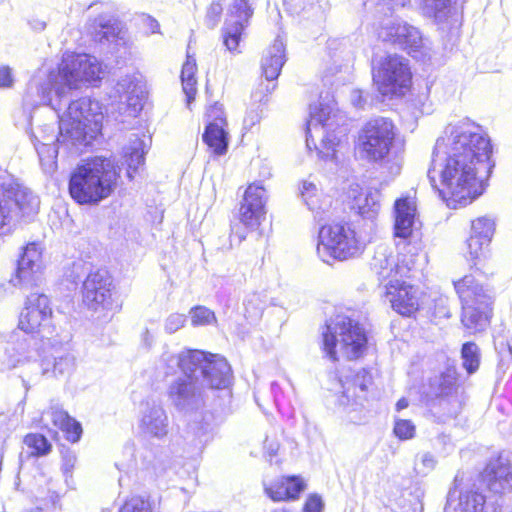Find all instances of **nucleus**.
Returning a JSON list of instances; mask_svg holds the SVG:
<instances>
[{
  "instance_id": "f257e3e1",
  "label": "nucleus",
  "mask_w": 512,
  "mask_h": 512,
  "mask_svg": "<svg viewBox=\"0 0 512 512\" xmlns=\"http://www.w3.org/2000/svg\"><path fill=\"white\" fill-rule=\"evenodd\" d=\"M106 67L89 54H65L58 70H39L28 84L24 101L36 107L49 105L59 118L58 132L54 123L45 124L33 134V143L76 145L95 139L102 130L103 112L98 101L89 97L73 99L82 84L98 86Z\"/></svg>"
},
{
  "instance_id": "f03ea898",
  "label": "nucleus",
  "mask_w": 512,
  "mask_h": 512,
  "mask_svg": "<svg viewBox=\"0 0 512 512\" xmlns=\"http://www.w3.org/2000/svg\"><path fill=\"white\" fill-rule=\"evenodd\" d=\"M492 145L478 124L463 120L450 131V209L464 208L485 191L492 173Z\"/></svg>"
},
{
  "instance_id": "7ed1b4c3",
  "label": "nucleus",
  "mask_w": 512,
  "mask_h": 512,
  "mask_svg": "<svg viewBox=\"0 0 512 512\" xmlns=\"http://www.w3.org/2000/svg\"><path fill=\"white\" fill-rule=\"evenodd\" d=\"M181 373L168 384V400L174 409L186 418L188 431L200 443H207L212 438L214 417L211 412L205 410L208 397L206 387L193 372Z\"/></svg>"
},
{
  "instance_id": "20e7f679",
  "label": "nucleus",
  "mask_w": 512,
  "mask_h": 512,
  "mask_svg": "<svg viewBox=\"0 0 512 512\" xmlns=\"http://www.w3.org/2000/svg\"><path fill=\"white\" fill-rule=\"evenodd\" d=\"M161 362L166 368V374L177 370L193 372L199 377L206 392L226 389L232 379V370L227 360L219 355L198 349H184L177 354L164 352Z\"/></svg>"
},
{
  "instance_id": "39448f33",
  "label": "nucleus",
  "mask_w": 512,
  "mask_h": 512,
  "mask_svg": "<svg viewBox=\"0 0 512 512\" xmlns=\"http://www.w3.org/2000/svg\"><path fill=\"white\" fill-rule=\"evenodd\" d=\"M117 176L114 162L110 158L93 157L83 161L71 172L69 193L79 204H98L114 191Z\"/></svg>"
},
{
  "instance_id": "423d86ee",
  "label": "nucleus",
  "mask_w": 512,
  "mask_h": 512,
  "mask_svg": "<svg viewBox=\"0 0 512 512\" xmlns=\"http://www.w3.org/2000/svg\"><path fill=\"white\" fill-rule=\"evenodd\" d=\"M9 344L6 349V367H24L21 378L28 391L30 382L37 381L50 371L51 363L46 355L49 347L47 338L17 329L12 332Z\"/></svg>"
},
{
  "instance_id": "0eeeda50",
  "label": "nucleus",
  "mask_w": 512,
  "mask_h": 512,
  "mask_svg": "<svg viewBox=\"0 0 512 512\" xmlns=\"http://www.w3.org/2000/svg\"><path fill=\"white\" fill-rule=\"evenodd\" d=\"M367 238L353 223L335 222L319 228L316 252L326 264L358 257L365 249Z\"/></svg>"
},
{
  "instance_id": "6e6552de",
  "label": "nucleus",
  "mask_w": 512,
  "mask_h": 512,
  "mask_svg": "<svg viewBox=\"0 0 512 512\" xmlns=\"http://www.w3.org/2000/svg\"><path fill=\"white\" fill-rule=\"evenodd\" d=\"M322 345L326 356L336 361L339 345L349 359L359 358L367 347V335L358 321L344 313L334 315L322 331Z\"/></svg>"
},
{
  "instance_id": "1a4fd4ad",
  "label": "nucleus",
  "mask_w": 512,
  "mask_h": 512,
  "mask_svg": "<svg viewBox=\"0 0 512 512\" xmlns=\"http://www.w3.org/2000/svg\"><path fill=\"white\" fill-rule=\"evenodd\" d=\"M336 102L328 93L319 97L317 103L310 105V119L306 128V146L315 149L325 160L332 159L335 147L340 142L333 130L332 117H335Z\"/></svg>"
},
{
  "instance_id": "9d476101",
  "label": "nucleus",
  "mask_w": 512,
  "mask_h": 512,
  "mask_svg": "<svg viewBox=\"0 0 512 512\" xmlns=\"http://www.w3.org/2000/svg\"><path fill=\"white\" fill-rule=\"evenodd\" d=\"M40 200L6 170L0 169V228L15 224L19 218L31 220Z\"/></svg>"
},
{
  "instance_id": "9b49d317",
  "label": "nucleus",
  "mask_w": 512,
  "mask_h": 512,
  "mask_svg": "<svg viewBox=\"0 0 512 512\" xmlns=\"http://www.w3.org/2000/svg\"><path fill=\"white\" fill-rule=\"evenodd\" d=\"M454 288L462 304L461 323L469 334L487 329L491 318V298L471 275L454 282Z\"/></svg>"
},
{
  "instance_id": "f8f14e48",
  "label": "nucleus",
  "mask_w": 512,
  "mask_h": 512,
  "mask_svg": "<svg viewBox=\"0 0 512 512\" xmlns=\"http://www.w3.org/2000/svg\"><path fill=\"white\" fill-rule=\"evenodd\" d=\"M396 128L386 117H376L363 125L355 142V154L363 161L378 164L385 161L393 147Z\"/></svg>"
},
{
  "instance_id": "ddd939ff",
  "label": "nucleus",
  "mask_w": 512,
  "mask_h": 512,
  "mask_svg": "<svg viewBox=\"0 0 512 512\" xmlns=\"http://www.w3.org/2000/svg\"><path fill=\"white\" fill-rule=\"evenodd\" d=\"M373 81L382 96H400L411 82L408 60L397 54H389L373 61Z\"/></svg>"
},
{
  "instance_id": "4468645a",
  "label": "nucleus",
  "mask_w": 512,
  "mask_h": 512,
  "mask_svg": "<svg viewBox=\"0 0 512 512\" xmlns=\"http://www.w3.org/2000/svg\"><path fill=\"white\" fill-rule=\"evenodd\" d=\"M18 329L47 338V343L55 347L57 340L55 326L52 325V309L49 298L43 293H31L27 296L25 307L20 313Z\"/></svg>"
},
{
  "instance_id": "2eb2a0df",
  "label": "nucleus",
  "mask_w": 512,
  "mask_h": 512,
  "mask_svg": "<svg viewBox=\"0 0 512 512\" xmlns=\"http://www.w3.org/2000/svg\"><path fill=\"white\" fill-rule=\"evenodd\" d=\"M372 382L371 372L366 368L351 371L342 381L344 390L338 403L347 413L350 422L355 424L365 422L366 417L362 415V409L367 401L368 387L372 385Z\"/></svg>"
},
{
  "instance_id": "dca6fc26",
  "label": "nucleus",
  "mask_w": 512,
  "mask_h": 512,
  "mask_svg": "<svg viewBox=\"0 0 512 512\" xmlns=\"http://www.w3.org/2000/svg\"><path fill=\"white\" fill-rule=\"evenodd\" d=\"M112 278L106 269L90 271L83 280V303L91 310L110 309L112 306Z\"/></svg>"
},
{
  "instance_id": "f3484780",
  "label": "nucleus",
  "mask_w": 512,
  "mask_h": 512,
  "mask_svg": "<svg viewBox=\"0 0 512 512\" xmlns=\"http://www.w3.org/2000/svg\"><path fill=\"white\" fill-rule=\"evenodd\" d=\"M42 252L36 243H29L20 255L14 274L9 282L14 287L28 289L41 279Z\"/></svg>"
},
{
  "instance_id": "a211bd4d",
  "label": "nucleus",
  "mask_w": 512,
  "mask_h": 512,
  "mask_svg": "<svg viewBox=\"0 0 512 512\" xmlns=\"http://www.w3.org/2000/svg\"><path fill=\"white\" fill-rule=\"evenodd\" d=\"M254 9L249 0H233L223 27L224 45L230 52L237 51L241 35L252 18Z\"/></svg>"
},
{
  "instance_id": "6ab92c4d",
  "label": "nucleus",
  "mask_w": 512,
  "mask_h": 512,
  "mask_svg": "<svg viewBox=\"0 0 512 512\" xmlns=\"http://www.w3.org/2000/svg\"><path fill=\"white\" fill-rule=\"evenodd\" d=\"M379 38L406 50L413 57H415L414 53H417L423 44L422 35L418 28L400 21L391 20L384 24L379 31Z\"/></svg>"
},
{
  "instance_id": "aec40b11",
  "label": "nucleus",
  "mask_w": 512,
  "mask_h": 512,
  "mask_svg": "<svg viewBox=\"0 0 512 512\" xmlns=\"http://www.w3.org/2000/svg\"><path fill=\"white\" fill-rule=\"evenodd\" d=\"M266 201V189L260 183L254 182L247 187L239 208V220L247 229L258 228L266 213Z\"/></svg>"
},
{
  "instance_id": "412c9836",
  "label": "nucleus",
  "mask_w": 512,
  "mask_h": 512,
  "mask_svg": "<svg viewBox=\"0 0 512 512\" xmlns=\"http://www.w3.org/2000/svg\"><path fill=\"white\" fill-rule=\"evenodd\" d=\"M427 176L432 189L448 205V198L445 192L446 188H448V146L443 137L438 138L436 141Z\"/></svg>"
},
{
  "instance_id": "4be33fe9",
  "label": "nucleus",
  "mask_w": 512,
  "mask_h": 512,
  "mask_svg": "<svg viewBox=\"0 0 512 512\" xmlns=\"http://www.w3.org/2000/svg\"><path fill=\"white\" fill-rule=\"evenodd\" d=\"M385 297L391 303V307L403 316H411L419 308V297L417 289L405 282L395 283L390 280L385 283Z\"/></svg>"
},
{
  "instance_id": "5701e85b",
  "label": "nucleus",
  "mask_w": 512,
  "mask_h": 512,
  "mask_svg": "<svg viewBox=\"0 0 512 512\" xmlns=\"http://www.w3.org/2000/svg\"><path fill=\"white\" fill-rule=\"evenodd\" d=\"M139 427L148 437L163 439L167 436L169 419L161 403L148 400L143 404Z\"/></svg>"
},
{
  "instance_id": "b1692460",
  "label": "nucleus",
  "mask_w": 512,
  "mask_h": 512,
  "mask_svg": "<svg viewBox=\"0 0 512 512\" xmlns=\"http://www.w3.org/2000/svg\"><path fill=\"white\" fill-rule=\"evenodd\" d=\"M416 206L409 198H400L394 204V237L399 241L396 242L400 249L401 242L406 250V246L410 244V238L413 237V229L415 225Z\"/></svg>"
},
{
  "instance_id": "393cba45",
  "label": "nucleus",
  "mask_w": 512,
  "mask_h": 512,
  "mask_svg": "<svg viewBox=\"0 0 512 512\" xmlns=\"http://www.w3.org/2000/svg\"><path fill=\"white\" fill-rule=\"evenodd\" d=\"M285 62V44L282 38L277 36L273 44L267 48L262 57L261 69L267 83L260 84L261 90L271 93L275 89L276 84L273 83V81L280 75Z\"/></svg>"
},
{
  "instance_id": "a878e982",
  "label": "nucleus",
  "mask_w": 512,
  "mask_h": 512,
  "mask_svg": "<svg viewBox=\"0 0 512 512\" xmlns=\"http://www.w3.org/2000/svg\"><path fill=\"white\" fill-rule=\"evenodd\" d=\"M371 270L377 276L380 284L394 280L398 283L399 275L404 274V268L399 267V263L393 256L389 247L385 244L378 245L370 262Z\"/></svg>"
},
{
  "instance_id": "bb28decb",
  "label": "nucleus",
  "mask_w": 512,
  "mask_h": 512,
  "mask_svg": "<svg viewBox=\"0 0 512 512\" xmlns=\"http://www.w3.org/2000/svg\"><path fill=\"white\" fill-rule=\"evenodd\" d=\"M347 197L350 200V209L364 219L373 221L380 210V193L377 190L363 192L358 184H352Z\"/></svg>"
},
{
  "instance_id": "cd10ccee",
  "label": "nucleus",
  "mask_w": 512,
  "mask_h": 512,
  "mask_svg": "<svg viewBox=\"0 0 512 512\" xmlns=\"http://www.w3.org/2000/svg\"><path fill=\"white\" fill-rule=\"evenodd\" d=\"M480 477L487 489L496 494L512 487V468L500 458L490 461Z\"/></svg>"
},
{
  "instance_id": "c85d7f7f",
  "label": "nucleus",
  "mask_w": 512,
  "mask_h": 512,
  "mask_svg": "<svg viewBox=\"0 0 512 512\" xmlns=\"http://www.w3.org/2000/svg\"><path fill=\"white\" fill-rule=\"evenodd\" d=\"M460 358L462 367L466 371V376L457 373L456 370L452 371L450 369V395L452 394L454 386L457 392L466 382L467 378L478 371L481 363V350L475 342L467 341L462 344Z\"/></svg>"
},
{
  "instance_id": "c756f323",
  "label": "nucleus",
  "mask_w": 512,
  "mask_h": 512,
  "mask_svg": "<svg viewBox=\"0 0 512 512\" xmlns=\"http://www.w3.org/2000/svg\"><path fill=\"white\" fill-rule=\"evenodd\" d=\"M115 92L120 101H124L132 113L136 114L142 110L144 93L138 75L126 74L120 77L115 85Z\"/></svg>"
},
{
  "instance_id": "7c9ffc66",
  "label": "nucleus",
  "mask_w": 512,
  "mask_h": 512,
  "mask_svg": "<svg viewBox=\"0 0 512 512\" xmlns=\"http://www.w3.org/2000/svg\"><path fill=\"white\" fill-rule=\"evenodd\" d=\"M58 341H61L55 347L53 345H49L47 356L50 361V371L46 375L48 376L50 373L57 376H67L72 373L75 367V357L72 353L69 352L66 347L68 344V337H61L58 335Z\"/></svg>"
},
{
  "instance_id": "2f4dec72",
  "label": "nucleus",
  "mask_w": 512,
  "mask_h": 512,
  "mask_svg": "<svg viewBox=\"0 0 512 512\" xmlns=\"http://www.w3.org/2000/svg\"><path fill=\"white\" fill-rule=\"evenodd\" d=\"M304 489V481L297 476L282 477L264 485L266 495L273 501L295 500Z\"/></svg>"
},
{
  "instance_id": "473e14b6",
  "label": "nucleus",
  "mask_w": 512,
  "mask_h": 512,
  "mask_svg": "<svg viewBox=\"0 0 512 512\" xmlns=\"http://www.w3.org/2000/svg\"><path fill=\"white\" fill-rule=\"evenodd\" d=\"M48 418L55 427L61 429L65 434L67 440L75 443L78 442L82 435V426L74 418L58 406H51L43 414V419Z\"/></svg>"
},
{
  "instance_id": "72a5a7b5",
  "label": "nucleus",
  "mask_w": 512,
  "mask_h": 512,
  "mask_svg": "<svg viewBox=\"0 0 512 512\" xmlns=\"http://www.w3.org/2000/svg\"><path fill=\"white\" fill-rule=\"evenodd\" d=\"M93 29L94 41L102 45L122 39L120 23L110 14L104 13L96 17L93 21Z\"/></svg>"
},
{
  "instance_id": "f704fd0d",
  "label": "nucleus",
  "mask_w": 512,
  "mask_h": 512,
  "mask_svg": "<svg viewBox=\"0 0 512 512\" xmlns=\"http://www.w3.org/2000/svg\"><path fill=\"white\" fill-rule=\"evenodd\" d=\"M300 196L307 208L314 214L318 223L329 218L328 204L320 200L316 185L309 181H303L300 187Z\"/></svg>"
},
{
  "instance_id": "c9c22d12",
  "label": "nucleus",
  "mask_w": 512,
  "mask_h": 512,
  "mask_svg": "<svg viewBox=\"0 0 512 512\" xmlns=\"http://www.w3.org/2000/svg\"><path fill=\"white\" fill-rule=\"evenodd\" d=\"M423 395L426 404L431 408L446 403L448 396V375L442 372L440 375L431 377L428 384L424 386Z\"/></svg>"
},
{
  "instance_id": "e433bc0d",
  "label": "nucleus",
  "mask_w": 512,
  "mask_h": 512,
  "mask_svg": "<svg viewBox=\"0 0 512 512\" xmlns=\"http://www.w3.org/2000/svg\"><path fill=\"white\" fill-rule=\"evenodd\" d=\"M219 122H208L202 139L215 155H223L228 149V133Z\"/></svg>"
},
{
  "instance_id": "4c0bfd02",
  "label": "nucleus",
  "mask_w": 512,
  "mask_h": 512,
  "mask_svg": "<svg viewBox=\"0 0 512 512\" xmlns=\"http://www.w3.org/2000/svg\"><path fill=\"white\" fill-rule=\"evenodd\" d=\"M458 506L462 512H498L500 507L496 503H486L485 496L472 490L460 492Z\"/></svg>"
},
{
  "instance_id": "58836bf2",
  "label": "nucleus",
  "mask_w": 512,
  "mask_h": 512,
  "mask_svg": "<svg viewBox=\"0 0 512 512\" xmlns=\"http://www.w3.org/2000/svg\"><path fill=\"white\" fill-rule=\"evenodd\" d=\"M145 154L144 142L140 138L135 137V139L131 141L130 146L125 148L128 177L133 178V173H137L139 168L144 165Z\"/></svg>"
},
{
  "instance_id": "ea45409f",
  "label": "nucleus",
  "mask_w": 512,
  "mask_h": 512,
  "mask_svg": "<svg viewBox=\"0 0 512 512\" xmlns=\"http://www.w3.org/2000/svg\"><path fill=\"white\" fill-rule=\"evenodd\" d=\"M34 146L44 172L49 174L53 173L57 169V144L42 142V144L34 143Z\"/></svg>"
},
{
  "instance_id": "a19ab883",
  "label": "nucleus",
  "mask_w": 512,
  "mask_h": 512,
  "mask_svg": "<svg viewBox=\"0 0 512 512\" xmlns=\"http://www.w3.org/2000/svg\"><path fill=\"white\" fill-rule=\"evenodd\" d=\"M422 12L426 17L432 18L438 24H445L448 20V0H421Z\"/></svg>"
},
{
  "instance_id": "79ce46f5",
  "label": "nucleus",
  "mask_w": 512,
  "mask_h": 512,
  "mask_svg": "<svg viewBox=\"0 0 512 512\" xmlns=\"http://www.w3.org/2000/svg\"><path fill=\"white\" fill-rule=\"evenodd\" d=\"M496 229L495 220L488 216L478 217L471 222L470 235L484 241H492Z\"/></svg>"
},
{
  "instance_id": "37998d69",
  "label": "nucleus",
  "mask_w": 512,
  "mask_h": 512,
  "mask_svg": "<svg viewBox=\"0 0 512 512\" xmlns=\"http://www.w3.org/2000/svg\"><path fill=\"white\" fill-rule=\"evenodd\" d=\"M490 243V241H484L472 235L469 236L467 239L468 255L474 266L488 257Z\"/></svg>"
},
{
  "instance_id": "c03bdc74",
  "label": "nucleus",
  "mask_w": 512,
  "mask_h": 512,
  "mask_svg": "<svg viewBox=\"0 0 512 512\" xmlns=\"http://www.w3.org/2000/svg\"><path fill=\"white\" fill-rule=\"evenodd\" d=\"M24 443L33 449V454L37 456L47 455L51 450V443L42 434H28L24 438Z\"/></svg>"
},
{
  "instance_id": "a18cd8bd",
  "label": "nucleus",
  "mask_w": 512,
  "mask_h": 512,
  "mask_svg": "<svg viewBox=\"0 0 512 512\" xmlns=\"http://www.w3.org/2000/svg\"><path fill=\"white\" fill-rule=\"evenodd\" d=\"M193 326L209 325L216 322V316L212 310L205 306H196L190 310Z\"/></svg>"
},
{
  "instance_id": "49530a36",
  "label": "nucleus",
  "mask_w": 512,
  "mask_h": 512,
  "mask_svg": "<svg viewBox=\"0 0 512 512\" xmlns=\"http://www.w3.org/2000/svg\"><path fill=\"white\" fill-rule=\"evenodd\" d=\"M413 249L415 250V252H413L412 249H409L407 251L409 255L402 254V258L397 261L399 263V267L404 268V274L399 275V278L411 277L410 273L414 270H417L420 266V255L416 252L417 248L415 246L413 247Z\"/></svg>"
},
{
  "instance_id": "de8ad7c7",
  "label": "nucleus",
  "mask_w": 512,
  "mask_h": 512,
  "mask_svg": "<svg viewBox=\"0 0 512 512\" xmlns=\"http://www.w3.org/2000/svg\"><path fill=\"white\" fill-rule=\"evenodd\" d=\"M90 271H93L92 265L90 263L83 261H75L73 262L69 271L66 272V277L72 283L77 284L80 281L83 282V280Z\"/></svg>"
},
{
  "instance_id": "09e8293b",
  "label": "nucleus",
  "mask_w": 512,
  "mask_h": 512,
  "mask_svg": "<svg viewBox=\"0 0 512 512\" xmlns=\"http://www.w3.org/2000/svg\"><path fill=\"white\" fill-rule=\"evenodd\" d=\"M119 512H152V507L143 497L133 496L125 501Z\"/></svg>"
},
{
  "instance_id": "8fccbe9b",
  "label": "nucleus",
  "mask_w": 512,
  "mask_h": 512,
  "mask_svg": "<svg viewBox=\"0 0 512 512\" xmlns=\"http://www.w3.org/2000/svg\"><path fill=\"white\" fill-rule=\"evenodd\" d=\"M394 433L401 440H408L415 435V425L410 420L399 419L395 422Z\"/></svg>"
},
{
  "instance_id": "3c124183",
  "label": "nucleus",
  "mask_w": 512,
  "mask_h": 512,
  "mask_svg": "<svg viewBox=\"0 0 512 512\" xmlns=\"http://www.w3.org/2000/svg\"><path fill=\"white\" fill-rule=\"evenodd\" d=\"M186 316L180 313L170 314L164 321V330L168 334H173L184 327Z\"/></svg>"
},
{
  "instance_id": "603ef678",
  "label": "nucleus",
  "mask_w": 512,
  "mask_h": 512,
  "mask_svg": "<svg viewBox=\"0 0 512 512\" xmlns=\"http://www.w3.org/2000/svg\"><path fill=\"white\" fill-rule=\"evenodd\" d=\"M436 460L430 453H423L420 456V464H415V470L420 475H426L435 468Z\"/></svg>"
},
{
  "instance_id": "864d4df0",
  "label": "nucleus",
  "mask_w": 512,
  "mask_h": 512,
  "mask_svg": "<svg viewBox=\"0 0 512 512\" xmlns=\"http://www.w3.org/2000/svg\"><path fill=\"white\" fill-rule=\"evenodd\" d=\"M222 5L219 1H213L206 14V24L210 28H214L220 20L222 14Z\"/></svg>"
},
{
  "instance_id": "5fc2aeb1",
  "label": "nucleus",
  "mask_w": 512,
  "mask_h": 512,
  "mask_svg": "<svg viewBox=\"0 0 512 512\" xmlns=\"http://www.w3.org/2000/svg\"><path fill=\"white\" fill-rule=\"evenodd\" d=\"M465 0H454L453 1V13L450 10V28L452 26L460 27L463 20V5ZM452 6V0H450V7Z\"/></svg>"
},
{
  "instance_id": "6e6d98bb",
  "label": "nucleus",
  "mask_w": 512,
  "mask_h": 512,
  "mask_svg": "<svg viewBox=\"0 0 512 512\" xmlns=\"http://www.w3.org/2000/svg\"><path fill=\"white\" fill-rule=\"evenodd\" d=\"M258 302L259 297L256 294H253L245 301V310L250 317L257 318L261 316L263 312V305H260Z\"/></svg>"
},
{
  "instance_id": "4d7b16f0",
  "label": "nucleus",
  "mask_w": 512,
  "mask_h": 512,
  "mask_svg": "<svg viewBox=\"0 0 512 512\" xmlns=\"http://www.w3.org/2000/svg\"><path fill=\"white\" fill-rule=\"evenodd\" d=\"M314 0H284L286 9L292 14H300L307 6L312 5Z\"/></svg>"
},
{
  "instance_id": "13d9d810",
  "label": "nucleus",
  "mask_w": 512,
  "mask_h": 512,
  "mask_svg": "<svg viewBox=\"0 0 512 512\" xmlns=\"http://www.w3.org/2000/svg\"><path fill=\"white\" fill-rule=\"evenodd\" d=\"M207 117L210 119L209 122H219L221 126H225L226 118L224 117L223 106L219 103H215L207 111Z\"/></svg>"
},
{
  "instance_id": "bf43d9fd",
  "label": "nucleus",
  "mask_w": 512,
  "mask_h": 512,
  "mask_svg": "<svg viewBox=\"0 0 512 512\" xmlns=\"http://www.w3.org/2000/svg\"><path fill=\"white\" fill-rule=\"evenodd\" d=\"M196 71V60L192 56L188 55L185 63L182 66L181 80L195 78Z\"/></svg>"
},
{
  "instance_id": "052dcab7",
  "label": "nucleus",
  "mask_w": 512,
  "mask_h": 512,
  "mask_svg": "<svg viewBox=\"0 0 512 512\" xmlns=\"http://www.w3.org/2000/svg\"><path fill=\"white\" fill-rule=\"evenodd\" d=\"M75 463H76V456L74 453L67 452L64 454L63 464H62V472L66 478V481L68 480V478L72 477V470L75 467Z\"/></svg>"
},
{
  "instance_id": "680f3d73",
  "label": "nucleus",
  "mask_w": 512,
  "mask_h": 512,
  "mask_svg": "<svg viewBox=\"0 0 512 512\" xmlns=\"http://www.w3.org/2000/svg\"><path fill=\"white\" fill-rule=\"evenodd\" d=\"M181 81H182L183 92L186 95L187 104L189 106L191 101H193L195 98V94H196V90H197L196 89L197 81H196V78H190V79H185V80H181Z\"/></svg>"
},
{
  "instance_id": "e2e57ef3",
  "label": "nucleus",
  "mask_w": 512,
  "mask_h": 512,
  "mask_svg": "<svg viewBox=\"0 0 512 512\" xmlns=\"http://www.w3.org/2000/svg\"><path fill=\"white\" fill-rule=\"evenodd\" d=\"M323 506L324 505H323L322 499L319 496L314 495V496H311L308 498V500L306 501V503L304 505L303 511L304 512H322Z\"/></svg>"
},
{
  "instance_id": "0e129e2a",
  "label": "nucleus",
  "mask_w": 512,
  "mask_h": 512,
  "mask_svg": "<svg viewBox=\"0 0 512 512\" xmlns=\"http://www.w3.org/2000/svg\"><path fill=\"white\" fill-rule=\"evenodd\" d=\"M351 104L358 109H365L367 98L361 90H353L350 95Z\"/></svg>"
},
{
  "instance_id": "69168bd1",
  "label": "nucleus",
  "mask_w": 512,
  "mask_h": 512,
  "mask_svg": "<svg viewBox=\"0 0 512 512\" xmlns=\"http://www.w3.org/2000/svg\"><path fill=\"white\" fill-rule=\"evenodd\" d=\"M13 84L12 71L8 66L0 67V87L7 88Z\"/></svg>"
},
{
  "instance_id": "338daca9",
  "label": "nucleus",
  "mask_w": 512,
  "mask_h": 512,
  "mask_svg": "<svg viewBox=\"0 0 512 512\" xmlns=\"http://www.w3.org/2000/svg\"><path fill=\"white\" fill-rule=\"evenodd\" d=\"M264 448L267 449L270 456H274L278 452L279 444L277 442H269V439L266 438L264 441Z\"/></svg>"
},
{
  "instance_id": "774afa93",
  "label": "nucleus",
  "mask_w": 512,
  "mask_h": 512,
  "mask_svg": "<svg viewBox=\"0 0 512 512\" xmlns=\"http://www.w3.org/2000/svg\"><path fill=\"white\" fill-rule=\"evenodd\" d=\"M142 342L147 348H150L154 342V337L148 329H145L142 334Z\"/></svg>"
}]
</instances>
